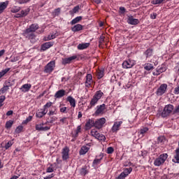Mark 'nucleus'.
<instances>
[{"label":"nucleus","instance_id":"1","mask_svg":"<svg viewBox=\"0 0 179 179\" xmlns=\"http://www.w3.org/2000/svg\"><path fill=\"white\" fill-rule=\"evenodd\" d=\"M38 30V25L37 24H32L23 32V36L25 38L28 40H34L36 38V35L34 31Z\"/></svg>","mask_w":179,"mask_h":179},{"label":"nucleus","instance_id":"2","mask_svg":"<svg viewBox=\"0 0 179 179\" xmlns=\"http://www.w3.org/2000/svg\"><path fill=\"white\" fill-rule=\"evenodd\" d=\"M173 110L174 106L172 104L166 105L161 113V116L162 118H166V117H169V115L173 113Z\"/></svg>","mask_w":179,"mask_h":179},{"label":"nucleus","instance_id":"3","mask_svg":"<svg viewBox=\"0 0 179 179\" xmlns=\"http://www.w3.org/2000/svg\"><path fill=\"white\" fill-rule=\"evenodd\" d=\"M168 156L169 155L167 154H162L161 155H159V157L158 158H157L154 161V165L157 166L158 167L159 166H162V164H163L164 163V162H166V160H167Z\"/></svg>","mask_w":179,"mask_h":179},{"label":"nucleus","instance_id":"4","mask_svg":"<svg viewBox=\"0 0 179 179\" xmlns=\"http://www.w3.org/2000/svg\"><path fill=\"white\" fill-rule=\"evenodd\" d=\"M54 69H55V61H51L45 66L43 72L45 73H52Z\"/></svg>","mask_w":179,"mask_h":179},{"label":"nucleus","instance_id":"5","mask_svg":"<svg viewBox=\"0 0 179 179\" xmlns=\"http://www.w3.org/2000/svg\"><path fill=\"white\" fill-rule=\"evenodd\" d=\"M90 134L92 136H94V138L98 139V141H106V136L99 133V131L96 129H92Z\"/></svg>","mask_w":179,"mask_h":179},{"label":"nucleus","instance_id":"6","mask_svg":"<svg viewBox=\"0 0 179 179\" xmlns=\"http://www.w3.org/2000/svg\"><path fill=\"white\" fill-rule=\"evenodd\" d=\"M47 123H44V122H42V123H40V124H36L35 126V129L36 131H38L39 132L40 131H43V132H45L47 131H50V127H44V125H45Z\"/></svg>","mask_w":179,"mask_h":179},{"label":"nucleus","instance_id":"7","mask_svg":"<svg viewBox=\"0 0 179 179\" xmlns=\"http://www.w3.org/2000/svg\"><path fill=\"white\" fill-rule=\"evenodd\" d=\"M62 158L63 162H68L69 159V148L64 147L62 150Z\"/></svg>","mask_w":179,"mask_h":179},{"label":"nucleus","instance_id":"8","mask_svg":"<svg viewBox=\"0 0 179 179\" xmlns=\"http://www.w3.org/2000/svg\"><path fill=\"white\" fill-rule=\"evenodd\" d=\"M167 92V84H162L156 92L157 96H163Z\"/></svg>","mask_w":179,"mask_h":179},{"label":"nucleus","instance_id":"9","mask_svg":"<svg viewBox=\"0 0 179 179\" xmlns=\"http://www.w3.org/2000/svg\"><path fill=\"white\" fill-rule=\"evenodd\" d=\"M104 124H106V118L102 117L94 122V127L97 129H101Z\"/></svg>","mask_w":179,"mask_h":179},{"label":"nucleus","instance_id":"10","mask_svg":"<svg viewBox=\"0 0 179 179\" xmlns=\"http://www.w3.org/2000/svg\"><path fill=\"white\" fill-rule=\"evenodd\" d=\"M135 66V62L134 60H126L122 63V67L124 69H129L130 68H132V66Z\"/></svg>","mask_w":179,"mask_h":179},{"label":"nucleus","instance_id":"11","mask_svg":"<svg viewBox=\"0 0 179 179\" xmlns=\"http://www.w3.org/2000/svg\"><path fill=\"white\" fill-rule=\"evenodd\" d=\"M103 157H104L103 154H100L99 155L96 156V158L94 159L92 162V167H97L98 165L100 164V163H101Z\"/></svg>","mask_w":179,"mask_h":179},{"label":"nucleus","instance_id":"12","mask_svg":"<svg viewBox=\"0 0 179 179\" xmlns=\"http://www.w3.org/2000/svg\"><path fill=\"white\" fill-rule=\"evenodd\" d=\"M96 110L94 112V115H100V114H103L104 110H106V104L103 103L101 105L96 106Z\"/></svg>","mask_w":179,"mask_h":179},{"label":"nucleus","instance_id":"13","mask_svg":"<svg viewBox=\"0 0 179 179\" xmlns=\"http://www.w3.org/2000/svg\"><path fill=\"white\" fill-rule=\"evenodd\" d=\"M127 23L128 24H131L132 26H136V24H139V20L136 18H134V16L129 15L127 17Z\"/></svg>","mask_w":179,"mask_h":179},{"label":"nucleus","instance_id":"14","mask_svg":"<svg viewBox=\"0 0 179 179\" xmlns=\"http://www.w3.org/2000/svg\"><path fill=\"white\" fill-rule=\"evenodd\" d=\"M90 150V143L87 144V145H83L81 147L79 155L80 156H83L84 155H86Z\"/></svg>","mask_w":179,"mask_h":179},{"label":"nucleus","instance_id":"15","mask_svg":"<svg viewBox=\"0 0 179 179\" xmlns=\"http://www.w3.org/2000/svg\"><path fill=\"white\" fill-rule=\"evenodd\" d=\"M76 58H78V56L76 55L71 56L70 57L64 58L62 59V65H67L68 64H71L72 61L76 59Z\"/></svg>","mask_w":179,"mask_h":179},{"label":"nucleus","instance_id":"16","mask_svg":"<svg viewBox=\"0 0 179 179\" xmlns=\"http://www.w3.org/2000/svg\"><path fill=\"white\" fill-rule=\"evenodd\" d=\"M85 78V87H90V86H92V83H93V76L92 74L89 73L87 74Z\"/></svg>","mask_w":179,"mask_h":179},{"label":"nucleus","instance_id":"17","mask_svg":"<svg viewBox=\"0 0 179 179\" xmlns=\"http://www.w3.org/2000/svg\"><path fill=\"white\" fill-rule=\"evenodd\" d=\"M93 127H94V120L93 119H88L85 123L86 131H89V129H92Z\"/></svg>","mask_w":179,"mask_h":179},{"label":"nucleus","instance_id":"18","mask_svg":"<svg viewBox=\"0 0 179 179\" xmlns=\"http://www.w3.org/2000/svg\"><path fill=\"white\" fill-rule=\"evenodd\" d=\"M66 101L70 103V106L72 108H75V107H76V99L73 98L72 96H67Z\"/></svg>","mask_w":179,"mask_h":179},{"label":"nucleus","instance_id":"19","mask_svg":"<svg viewBox=\"0 0 179 179\" xmlns=\"http://www.w3.org/2000/svg\"><path fill=\"white\" fill-rule=\"evenodd\" d=\"M52 45H54V42H46L41 45V50L47 51V50H48V48H51Z\"/></svg>","mask_w":179,"mask_h":179},{"label":"nucleus","instance_id":"20","mask_svg":"<svg viewBox=\"0 0 179 179\" xmlns=\"http://www.w3.org/2000/svg\"><path fill=\"white\" fill-rule=\"evenodd\" d=\"M47 111L43 108H41V109H38L37 111H36V117L37 118H43L44 117V115H45L47 114Z\"/></svg>","mask_w":179,"mask_h":179},{"label":"nucleus","instance_id":"21","mask_svg":"<svg viewBox=\"0 0 179 179\" xmlns=\"http://www.w3.org/2000/svg\"><path fill=\"white\" fill-rule=\"evenodd\" d=\"M122 125V121L115 122L112 127V132H117L120 131V127Z\"/></svg>","mask_w":179,"mask_h":179},{"label":"nucleus","instance_id":"22","mask_svg":"<svg viewBox=\"0 0 179 179\" xmlns=\"http://www.w3.org/2000/svg\"><path fill=\"white\" fill-rule=\"evenodd\" d=\"M30 89H31V84H29V83L22 85V87L20 88L21 92H22L23 93H26L29 92Z\"/></svg>","mask_w":179,"mask_h":179},{"label":"nucleus","instance_id":"23","mask_svg":"<svg viewBox=\"0 0 179 179\" xmlns=\"http://www.w3.org/2000/svg\"><path fill=\"white\" fill-rule=\"evenodd\" d=\"M8 5H9V1L0 3V15L3 13V10L8 8Z\"/></svg>","mask_w":179,"mask_h":179},{"label":"nucleus","instance_id":"24","mask_svg":"<svg viewBox=\"0 0 179 179\" xmlns=\"http://www.w3.org/2000/svg\"><path fill=\"white\" fill-rule=\"evenodd\" d=\"M143 55L145 56V58L148 59V58H150L153 57V49L152 48H148L144 52Z\"/></svg>","mask_w":179,"mask_h":179},{"label":"nucleus","instance_id":"25","mask_svg":"<svg viewBox=\"0 0 179 179\" xmlns=\"http://www.w3.org/2000/svg\"><path fill=\"white\" fill-rule=\"evenodd\" d=\"M81 30H83V25L80 24H77L71 27V31H73V33H77L78 31H81Z\"/></svg>","mask_w":179,"mask_h":179},{"label":"nucleus","instance_id":"26","mask_svg":"<svg viewBox=\"0 0 179 179\" xmlns=\"http://www.w3.org/2000/svg\"><path fill=\"white\" fill-rule=\"evenodd\" d=\"M66 91L65 90H59L55 94V99H62L65 96Z\"/></svg>","mask_w":179,"mask_h":179},{"label":"nucleus","instance_id":"27","mask_svg":"<svg viewBox=\"0 0 179 179\" xmlns=\"http://www.w3.org/2000/svg\"><path fill=\"white\" fill-rule=\"evenodd\" d=\"M90 47V43H82L78 44L77 46L78 50H86V48H89Z\"/></svg>","mask_w":179,"mask_h":179},{"label":"nucleus","instance_id":"28","mask_svg":"<svg viewBox=\"0 0 179 179\" xmlns=\"http://www.w3.org/2000/svg\"><path fill=\"white\" fill-rule=\"evenodd\" d=\"M57 114H58V112L57 111V106H53L50 108L48 115H57Z\"/></svg>","mask_w":179,"mask_h":179},{"label":"nucleus","instance_id":"29","mask_svg":"<svg viewBox=\"0 0 179 179\" xmlns=\"http://www.w3.org/2000/svg\"><path fill=\"white\" fill-rule=\"evenodd\" d=\"M80 132H82V126L79 125L77 127V129L75 130L74 134H72V137L75 138H78Z\"/></svg>","mask_w":179,"mask_h":179},{"label":"nucleus","instance_id":"30","mask_svg":"<svg viewBox=\"0 0 179 179\" xmlns=\"http://www.w3.org/2000/svg\"><path fill=\"white\" fill-rule=\"evenodd\" d=\"M104 93H103V92H101V90H99L96 91L94 94V95L93 96L94 99H96V100H100V99H101V97H103Z\"/></svg>","mask_w":179,"mask_h":179},{"label":"nucleus","instance_id":"31","mask_svg":"<svg viewBox=\"0 0 179 179\" xmlns=\"http://www.w3.org/2000/svg\"><path fill=\"white\" fill-rule=\"evenodd\" d=\"M173 163H179V148H176L175 150L174 158L172 159Z\"/></svg>","mask_w":179,"mask_h":179},{"label":"nucleus","instance_id":"32","mask_svg":"<svg viewBox=\"0 0 179 179\" xmlns=\"http://www.w3.org/2000/svg\"><path fill=\"white\" fill-rule=\"evenodd\" d=\"M97 103H99V100L94 98V96H93L92 99H91L90 102V105L88 106V108H93V107H94L96 106V104H97Z\"/></svg>","mask_w":179,"mask_h":179},{"label":"nucleus","instance_id":"33","mask_svg":"<svg viewBox=\"0 0 179 179\" xmlns=\"http://www.w3.org/2000/svg\"><path fill=\"white\" fill-rule=\"evenodd\" d=\"M5 83L6 85H3V87L0 90V92L1 93H6V92L9 90V87H10V83Z\"/></svg>","mask_w":179,"mask_h":179},{"label":"nucleus","instance_id":"34","mask_svg":"<svg viewBox=\"0 0 179 179\" xmlns=\"http://www.w3.org/2000/svg\"><path fill=\"white\" fill-rule=\"evenodd\" d=\"M89 173V171L87 170V166H84L80 170V176H86V174Z\"/></svg>","mask_w":179,"mask_h":179},{"label":"nucleus","instance_id":"35","mask_svg":"<svg viewBox=\"0 0 179 179\" xmlns=\"http://www.w3.org/2000/svg\"><path fill=\"white\" fill-rule=\"evenodd\" d=\"M22 9V7L14 6L10 8L11 13H17L18 12H20Z\"/></svg>","mask_w":179,"mask_h":179},{"label":"nucleus","instance_id":"36","mask_svg":"<svg viewBox=\"0 0 179 179\" xmlns=\"http://www.w3.org/2000/svg\"><path fill=\"white\" fill-rule=\"evenodd\" d=\"M104 76V69H99L96 71L97 79H101Z\"/></svg>","mask_w":179,"mask_h":179},{"label":"nucleus","instance_id":"37","mask_svg":"<svg viewBox=\"0 0 179 179\" xmlns=\"http://www.w3.org/2000/svg\"><path fill=\"white\" fill-rule=\"evenodd\" d=\"M131 173H132L131 167L124 169L123 172H122V174H124V176L128 177V176H129V174H131Z\"/></svg>","mask_w":179,"mask_h":179},{"label":"nucleus","instance_id":"38","mask_svg":"<svg viewBox=\"0 0 179 179\" xmlns=\"http://www.w3.org/2000/svg\"><path fill=\"white\" fill-rule=\"evenodd\" d=\"M82 20V16L76 17V18L73 19L70 24L73 26V24H76V23H79Z\"/></svg>","mask_w":179,"mask_h":179},{"label":"nucleus","instance_id":"39","mask_svg":"<svg viewBox=\"0 0 179 179\" xmlns=\"http://www.w3.org/2000/svg\"><path fill=\"white\" fill-rule=\"evenodd\" d=\"M29 13H30V8H27L20 11V14L22 17H26Z\"/></svg>","mask_w":179,"mask_h":179},{"label":"nucleus","instance_id":"40","mask_svg":"<svg viewBox=\"0 0 179 179\" xmlns=\"http://www.w3.org/2000/svg\"><path fill=\"white\" fill-rule=\"evenodd\" d=\"M144 69L145 71H152V69H155V67L153 66V64L148 63L145 64Z\"/></svg>","mask_w":179,"mask_h":179},{"label":"nucleus","instance_id":"41","mask_svg":"<svg viewBox=\"0 0 179 179\" xmlns=\"http://www.w3.org/2000/svg\"><path fill=\"white\" fill-rule=\"evenodd\" d=\"M51 106H52V102L49 101L47 102L43 107V109L45 110V111H46L47 113H48V108H50V107H51Z\"/></svg>","mask_w":179,"mask_h":179},{"label":"nucleus","instance_id":"42","mask_svg":"<svg viewBox=\"0 0 179 179\" xmlns=\"http://www.w3.org/2000/svg\"><path fill=\"white\" fill-rule=\"evenodd\" d=\"M166 142V137L163 136H160L157 138V143H160L161 145H163Z\"/></svg>","mask_w":179,"mask_h":179},{"label":"nucleus","instance_id":"43","mask_svg":"<svg viewBox=\"0 0 179 179\" xmlns=\"http://www.w3.org/2000/svg\"><path fill=\"white\" fill-rule=\"evenodd\" d=\"M12 125H13V120H8L6 122L5 128H6V129H10Z\"/></svg>","mask_w":179,"mask_h":179},{"label":"nucleus","instance_id":"44","mask_svg":"<svg viewBox=\"0 0 179 179\" xmlns=\"http://www.w3.org/2000/svg\"><path fill=\"white\" fill-rule=\"evenodd\" d=\"M166 69L164 66H161V67H158L157 69V72H158V73H157V75H160V73H163V72H166Z\"/></svg>","mask_w":179,"mask_h":179},{"label":"nucleus","instance_id":"45","mask_svg":"<svg viewBox=\"0 0 179 179\" xmlns=\"http://www.w3.org/2000/svg\"><path fill=\"white\" fill-rule=\"evenodd\" d=\"M31 120H33V116H29L25 120L22 122V124L27 125V124H29Z\"/></svg>","mask_w":179,"mask_h":179},{"label":"nucleus","instance_id":"46","mask_svg":"<svg viewBox=\"0 0 179 179\" xmlns=\"http://www.w3.org/2000/svg\"><path fill=\"white\" fill-rule=\"evenodd\" d=\"M22 131H23V126L20 125L18 126L16 129H15V134H20V132H22Z\"/></svg>","mask_w":179,"mask_h":179},{"label":"nucleus","instance_id":"47","mask_svg":"<svg viewBox=\"0 0 179 179\" xmlns=\"http://www.w3.org/2000/svg\"><path fill=\"white\" fill-rule=\"evenodd\" d=\"M12 145H13V142H12V141H9L4 146L6 150H8V149H9Z\"/></svg>","mask_w":179,"mask_h":179},{"label":"nucleus","instance_id":"48","mask_svg":"<svg viewBox=\"0 0 179 179\" xmlns=\"http://www.w3.org/2000/svg\"><path fill=\"white\" fill-rule=\"evenodd\" d=\"M127 12V9H125V7H120L119 8V13H120L121 15H124Z\"/></svg>","mask_w":179,"mask_h":179},{"label":"nucleus","instance_id":"49","mask_svg":"<svg viewBox=\"0 0 179 179\" xmlns=\"http://www.w3.org/2000/svg\"><path fill=\"white\" fill-rule=\"evenodd\" d=\"M6 99V97L5 96V95L0 96V108L2 107V106H3L2 103L5 101Z\"/></svg>","mask_w":179,"mask_h":179},{"label":"nucleus","instance_id":"50","mask_svg":"<svg viewBox=\"0 0 179 179\" xmlns=\"http://www.w3.org/2000/svg\"><path fill=\"white\" fill-rule=\"evenodd\" d=\"M164 0H153L152 1V3L153 4V5H160V3H163V1H164Z\"/></svg>","mask_w":179,"mask_h":179},{"label":"nucleus","instance_id":"51","mask_svg":"<svg viewBox=\"0 0 179 179\" xmlns=\"http://www.w3.org/2000/svg\"><path fill=\"white\" fill-rule=\"evenodd\" d=\"M106 38V37L105 36H100V38H99V47L101 46V45H103V44H104V39Z\"/></svg>","mask_w":179,"mask_h":179},{"label":"nucleus","instance_id":"52","mask_svg":"<svg viewBox=\"0 0 179 179\" xmlns=\"http://www.w3.org/2000/svg\"><path fill=\"white\" fill-rule=\"evenodd\" d=\"M149 131V129L148 127H143V129H141L140 130V134L141 135H143L145 134H146V132H148Z\"/></svg>","mask_w":179,"mask_h":179},{"label":"nucleus","instance_id":"53","mask_svg":"<svg viewBox=\"0 0 179 179\" xmlns=\"http://www.w3.org/2000/svg\"><path fill=\"white\" fill-rule=\"evenodd\" d=\"M106 153H108V155H112V153H114V148L113 147L108 148Z\"/></svg>","mask_w":179,"mask_h":179},{"label":"nucleus","instance_id":"54","mask_svg":"<svg viewBox=\"0 0 179 179\" xmlns=\"http://www.w3.org/2000/svg\"><path fill=\"white\" fill-rule=\"evenodd\" d=\"M17 2L20 3V5H22L23 3H27V2H30V0H17Z\"/></svg>","mask_w":179,"mask_h":179},{"label":"nucleus","instance_id":"55","mask_svg":"<svg viewBox=\"0 0 179 179\" xmlns=\"http://www.w3.org/2000/svg\"><path fill=\"white\" fill-rule=\"evenodd\" d=\"M60 13H61V8H58L55 10V12H54L55 16H59Z\"/></svg>","mask_w":179,"mask_h":179},{"label":"nucleus","instance_id":"56","mask_svg":"<svg viewBox=\"0 0 179 179\" xmlns=\"http://www.w3.org/2000/svg\"><path fill=\"white\" fill-rule=\"evenodd\" d=\"M127 177L125 176V174L121 173L118 177L115 178V179H125Z\"/></svg>","mask_w":179,"mask_h":179},{"label":"nucleus","instance_id":"57","mask_svg":"<svg viewBox=\"0 0 179 179\" xmlns=\"http://www.w3.org/2000/svg\"><path fill=\"white\" fill-rule=\"evenodd\" d=\"M52 171H54V169H52V164H51L50 166L47 169V173H52Z\"/></svg>","mask_w":179,"mask_h":179},{"label":"nucleus","instance_id":"58","mask_svg":"<svg viewBox=\"0 0 179 179\" xmlns=\"http://www.w3.org/2000/svg\"><path fill=\"white\" fill-rule=\"evenodd\" d=\"M44 41H50V40H52V38L51 37V35H49L48 36H45L43 38Z\"/></svg>","mask_w":179,"mask_h":179},{"label":"nucleus","instance_id":"59","mask_svg":"<svg viewBox=\"0 0 179 179\" xmlns=\"http://www.w3.org/2000/svg\"><path fill=\"white\" fill-rule=\"evenodd\" d=\"M68 108L66 107H62L60 108V113H64V114H66V110Z\"/></svg>","mask_w":179,"mask_h":179},{"label":"nucleus","instance_id":"60","mask_svg":"<svg viewBox=\"0 0 179 179\" xmlns=\"http://www.w3.org/2000/svg\"><path fill=\"white\" fill-rule=\"evenodd\" d=\"M147 155H148V152L141 151L140 156H141L142 157H146Z\"/></svg>","mask_w":179,"mask_h":179},{"label":"nucleus","instance_id":"61","mask_svg":"<svg viewBox=\"0 0 179 179\" xmlns=\"http://www.w3.org/2000/svg\"><path fill=\"white\" fill-rule=\"evenodd\" d=\"M77 12H79V6H77L73 8V13H77Z\"/></svg>","mask_w":179,"mask_h":179},{"label":"nucleus","instance_id":"62","mask_svg":"<svg viewBox=\"0 0 179 179\" xmlns=\"http://www.w3.org/2000/svg\"><path fill=\"white\" fill-rule=\"evenodd\" d=\"M91 2H92V3H96V5H99L101 3V0H91Z\"/></svg>","mask_w":179,"mask_h":179},{"label":"nucleus","instance_id":"63","mask_svg":"<svg viewBox=\"0 0 179 179\" xmlns=\"http://www.w3.org/2000/svg\"><path fill=\"white\" fill-rule=\"evenodd\" d=\"M157 16V14L156 13H153L150 14L151 19L155 20V19H156Z\"/></svg>","mask_w":179,"mask_h":179},{"label":"nucleus","instance_id":"64","mask_svg":"<svg viewBox=\"0 0 179 179\" xmlns=\"http://www.w3.org/2000/svg\"><path fill=\"white\" fill-rule=\"evenodd\" d=\"M66 120H67L66 117H63L60 120V122H62V124H66V122H68Z\"/></svg>","mask_w":179,"mask_h":179}]
</instances>
